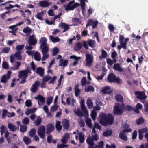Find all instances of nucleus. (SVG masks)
Masks as SVG:
<instances>
[{"mask_svg": "<svg viewBox=\"0 0 148 148\" xmlns=\"http://www.w3.org/2000/svg\"><path fill=\"white\" fill-rule=\"evenodd\" d=\"M99 137L98 134H92V137L91 138L92 140L93 141H97L99 139Z\"/></svg>", "mask_w": 148, "mask_h": 148, "instance_id": "nucleus-49", "label": "nucleus"}, {"mask_svg": "<svg viewBox=\"0 0 148 148\" xmlns=\"http://www.w3.org/2000/svg\"><path fill=\"white\" fill-rule=\"evenodd\" d=\"M44 70L43 69L39 67L37 69L36 72L39 74L41 76H42L44 75Z\"/></svg>", "mask_w": 148, "mask_h": 148, "instance_id": "nucleus-33", "label": "nucleus"}, {"mask_svg": "<svg viewBox=\"0 0 148 148\" xmlns=\"http://www.w3.org/2000/svg\"><path fill=\"white\" fill-rule=\"evenodd\" d=\"M23 32L25 33L29 34L32 32V29L27 27L23 29Z\"/></svg>", "mask_w": 148, "mask_h": 148, "instance_id": "nucleus-44", "label": "nucleus"}, {"mask_svg": "<svg viewBox=\"0 0 148 148\" xmlns=\"http://www.w3.org/2000/svg\"><path fill=\"white\" fill-rule=\"evenodd\" d=\"M36 130L35 129H32L29 132V135L32 137H33L36 134Z\"/></svg>", "mask_w": 148, "mask_h": 148, "instance_id": "nucleus-52", "label": "nucleus"}, {"mask_svg": "<svg viewBox=\"0 0 148 148\" xmlns=\"http://www.w3.org/2000/svg\"><path fill=\"white\" fill-rule=\"evenodd\" d=\"M85 91L86 92H89L90 91H92L93 92L94 90V87L91 86H86L85 88Z\"/></svg>", "mask_w": 148, "mask_h": 148, "instance_id": "nucleus-41", "label": "nucleus"}, {"mask_svg": "<svg viewBox=\"0 0 148 148\" xmlns=\"http://www.w3.org/2000/svg\"><path fill=\"white\" fill-rule=\"evenodd\" d=\"M82 47L81 44L80 42H78L75 45L74 49L76 51H78L81 49Z\"/></svg>", "mask_w": 148, "mask_h": 148, "instance_id": "nucleus-42", "label": "nucleus"}, {"mask_svg": "<svg viewBox=\"0 0 148 148\" xmlns=\"http://www.w3.org/2000/svg\"><path fill=\"white\" fill-rule=\"evenodd\" d=\"M40 83L38 81H36L33 84L30 88L31 91L33 93H35L36 92L39 86Z\"/></svg>", "mask_w": 148, "mask_h": 148, "instance_id": "nucleus-9", "label": "nucleus"}, {"mask_svg": "<svg viewBox=\"0 0 148 148\" xmlns=\"http://www.w3.org/2000/svg\"><path fill=\"white\" fill-rule=\"evenodd\" d=\"M51 3V2H48L45 0L40 1L39 2L40 6L43 8L48 7L50 5Z\"/></svg>", "mask_w": 148, "mask_h": 148, "instance_id": "nucleus-15", "label": "nucleus"}, {"mask_svg": "<svg viewBox=\"0 0 148 148\" xmlns=\"http://www.w3.org/2000/svg\"><path fill=\"white\" fill-rule=\"evenodd\" d=\"M68 145L63 144H58L57 145V148H67Z\"/></svg>", "mask_w": 148, "mask_h": 148, "instance_id": "nucleus-58", "label": "nucleus"}, {"mask_svg": "<svg viewBox=\"0 0 148 148\" xmlns=\"http://www.w3.org/2000/svg\"><path fill=\"white\" fill-rule=\"evenodd\" d=\"M8 127L10 131L13 132L16 131L17 129V127L16 126L10 123L8 124Z\"/></svg>", "mask_w": 148, "mask_h": 148, "instance_id": "nucleus-26", "label": "nucleus"}, {"mask_svg": "<svg viewBox=\"0 0 148 148\" xmlns=\"http://www.w3.org/2000/svg\"><path fill=\"white\" fill-rule=\"evenodd\" d=\"M115 98L117 101L120 102H122L123 101V98L122 96L119 94L116 95L115 96Z\"/></svg>", "mask_w": 148, "mask_h": 148, "instance_id": "nucleus-45", "label": "nucleus"}, {"mask_svg": "<svg viewBox=\"0 0 148 148\" xmlns=\"http://www.w3.org/2000/svg\"><path fill=\"white\" fill-rule=\"evenodd\" d=\"M60 27L62 28H64L63 32H64L69 29V27L68 25L64 23H61L60 24Z\"/></svg>", "mask_w": 148, "mask_h": 148, "instance_id": "nucleus-23", "label": "nucleus"}, {"mask_svg": "<svg viewBox=\"0 0 148 148\" xmlns=\"http://www.w3.org/2000/svg\"><path fill=\"white\" fill-rule=\"evenodd\" d=\"M69 138V134H66L63 136L62 139L61 140V141L63 144H65L67 142V139Z\"/></svg>", "mask_w": 148, "mask_h": 148, "instance_id": "nucleus-28", "label": "nucleus"}, {"mask_svg": "<svg viewBox=\"0 0 148 148\" xmlns=\"http://www.w3.org/2000/svg\"><path fill=\"white\" fill-rule=\"evenodd\" d=\"M45 12L44 11H42L40 12H38L35 15V16L38 19L43 20L42 16Z\"/></svg>", "mask_w": 148, "mask_h": 148, "instance_id": "nucleus-24", "label": "nucleus"}, {"mask_svg": "<svg viewBox=\"0 0 148 148\" xmlns=\"http://www.w3.org/2000/svg\"><path fill=\"white\" fill-rule=\"evenodd\" d=\"M86 142L89 145L88 148H94L93 146L95 144L90 137H89L87 138L86 140Z\"/></svg>", "mask_w": 148, "mask_h": 148, "instance_id": "nucleus-14", "label": "nucleus"}, {"mask_svg": "<svg viewBox=\"0 0 148 148\" xmlns=\"http://www.w3.org/2000/svg\"><path fill=\"white\" fill-rule=\"evenodd\" d=\"M62 123L64 128L68 130L69 127V123L68 120L66 119H64L62 121Z\"/></svg>", "mask_w": 148, "mask_h": 148, "instance_id": "nucleus-22", "label": "nucleus"}, {"mask_svg": "<svg viewBox=\"0 0 148 148\" xmlns=\"http://www.w3.org/2000/svg\"><path fill=\"white\" fill-rule=\"evenodd\" d=\"M54 129L53 125L52 124H48L47 126L46 133L49 134L53 131Z\"/></svg>", "mask_w": 148, "mask_h": 148, "instance_id": "nucleus-17", "label": "nucleus"}, {"mask_svg": "<svg viewBox=\"0 0 148 148\" xmlns=\"http://www.w3.org/2000/svg\"><path fill=\"white\" fill-rule=\"evenodd\" d=\"M114 69L120 72H123V69L121 68L119 64L118 63L115 64L113 66Z\"/></svg>", "mask_w": 148, "mask_h": 148, "instance_id": "nucleus-34", "label": "nucleus"}, {"mask_svg": "<svg viewBox=\"0 0 148 148\" xmlns=\"http://www.w3.org/2000/svg\"><path fill=\"white\" fill-rule=\"evenodd\" d=\"M124 37L122 36L121 35H120L119 36V41L120 43V45H119L118 46V49L120 50L121 47L122 48V46L123 45V43L124 42Z\"/></svg>", "mask_w": 148, "mask_h": 148, "instance_id": "nucleus-25", "label": "nucleus"}, {"mask_svg": "<svg viewBox=\"0 0 148 148\" xmlns=\"http://www.w3.org/2000/svg\"><path fill=\"white\" fill-rule=\"evenodd\" d=\"M75 1L73 0L70 1L65 7V10H73L76 7L79 5V4L76 3L72 6L71 5L73 4Z\"/></svg>", "mask_w": 148, "mask_h": 148, "instance_id": "nucleus-4", "label": "nucleus"}, {"mask_svg": "<svg viewBox=\"0 0 148 148\" xmlns=\"http://www.w3.org/2000/svg\"><path fill=\"white\" fill-rule=\"evenodd\" d=\"M129 38H127L124 40V42L123 43V45L122 46V48L124 49H125L127 48V46L126 45L127 42L128 41Z\"/></svg>", "mask_w": 148, "mask_h": 148, "instance_id": "nucleus-61", "label": "nucleus"}, {"mask_svg": "<svg viewBox=\"0 0 148 148\" xmlns=\"http://www.w3.org/2000/svg\"><path fill=\"white\" fill-rule=\"evenodd\" d=\"M79 141L81 143H82L84 142V136L82 134H80L79 136Z\"/></svg>", "mask_w": 148, "mask_h": 148, "instance_id": "nucleus-64", "label": "nucleus"}, {"mask_svg": "<svg viewBox=\"0 0 148 148\" xmlns=\"http://www.w3.org/2000/svg\"><path fill=\"white\" fill-rule=\"evenodd\" d=\"M148 131V129L147 128H145L143 129H141L139 130V137L140 140H141L143 137V133H145Z\"/></svg>", "mask_w": 148, "mask_h": 148, "instance_id": "nucleus-13", "label": "nucleus"}, {"mask_svg": "<svg viewBox=\"0 0 148 148\" xmlns=\"http://www.w3.org/2000/svg\"><path fill=\"white\" fill-rule=\"evenodd\" d=\"M107 55V53L106 52L105 50L103 49L101 51V54L99 57V58L101 59L104 58L106 57Z\"/></svg>", "mask_w": 148, "mask_h": 148, "instance_id": "nucleus-43", "label": "nucleus"}, {"mask_svg": "<svg viewBox=\"0 0 148 148\" xmlns=\"http://www.w3.org/2000/svg\"><path fill=\"white\" fill-rule=\"evenodd\" d=\"M123 107L121 104L117 103L114 106L113 113L115 115H120L123 113Z\"/></svg>", "mask_w": 148, "mask_h": 148, "instance_id": "nucleus-2", "label": "nucleus"}, {"mask_svg": "<svg viewBox=\"0 0 148 148\" xmlns=\"http://www.w3.org/2000/svg\"><path fill=\"white\" fill-rule=\"evenodd\" d=\"M138 95L137 96V97L140 99H145L146 98V96L145 95L144 92H137Z\"/></svg>", "mask_w": 148, "mask_h": 148, "instance_id": "nucleus-27", "label": "nucleus"}, {"mask_svg": "<svg viewBox=\"0 0 148 148\" xmlns=\"http://www.w3.org/2000/svg\"><path fill=\"white\" fill-rule=\"evenodd\" d=\"M7 110L5 109H4L3 110V113L2 114V118L4 119L5 118L6 115H7L8 113Z\"/></svg>", "mask_w": 148, "mask_h": 148, "instance_id": "nucleus-62", "label": "nucleus"}, {"mask_svg": "<svg viewBox=\"0 0 148 148\" xmlns=\"http://www.w3.org/2000/svg\"><path fill=\"white\" fill-rule=\"evenodd\" d=\"M84 1V0H80L81 5L82 11H84L85 10V3Z\"/></svg>", "mask_w": 148, "mask_h": 148, "instance_id": "nucleus-54", "label": "nucleus"}, {"mask_svg": "<svg viewBox=\"0 0 148 148\" xmlns=\"http://www.w3.org/2000/svg\"><path fill=\"white\" fill-rule=\"evenodd\" d=\"M86 66L88 67H91L92 64L93 60V56L89 54L88 53H86Z\"/></svg>", "mask_w": 148, "mask_h": 148, "instance_id": "nucleus-3", "label": "nucleus"}, {"mask_svg": "<svg viewBox=\"0 0 148 148\" xmlns=\"http://www.w3.org/2000/svg\"><path fill=\"white\" fill-rule=\"evenodd\" d=\"M50 39L54 43L59 42L60 39L58 37H54L52 36H50Z\"/></svg>", "mask_w": 148, "mask_h": 148, "instance_id": "nucleus-36", "label": "nucleus"}, {"mask_svg": "<svg viewBox=\"0 0 148 148\" xmlns=\"http://www.w3.org/2000/svg\"><path fill=\"white\" fill-rule=\"evenodd\" d=\"M21 65L20 62H15L14 66L12 68V69L15 70L19 69V67Z\"/></svg>", "mask_w": 148, "mask_h": 148, "instance_id": "nucleus-40", "label": "nucleus"}, {"mask_svg": "<svg viewBox=\"0 0 148 148\" xmlns=\"http://www.w3.org/2000/svg\"><path fill=\"white\" fill-rule=\"evenodd\" d=\"M1 135H2L5 130L6 127L5 125H2L0 127Z\"/></svg>", "mask_w": 148, "mask_h": 148, "instance_id": "nucleus-63", "label": "nucleus"}, {"mask_svg": "<svg viewBox=\"0 0 148 148\" xmlns=\"http://www.w3.org/2000/svg\"><path fill=\"white\" fill-rule=\"evenodd\" d=\"M15 57L18 59V60H21V59L22 57L21 56L20 53L18 51H17L14 55Z\"/></svg>", "mask_w": 148, "mask_h": 148, "instance_id": "nucleus-55", "label": "nucleus"}, {"mask_svg": "<svg viewBox=\"0 0 148 148\" xmlns=\"http://www.w3.org/2000/svg\"><path fill=\"white\" fill-rule=\"evenodd\" d=\"M132 129H125L121 131L119 134V136L120 138L125 141L127 140V138L125 134V133L127 132H131Z\"/></svg>", "mask_w": 148, "mask_h": 148, "instance_id": "nucleus-7", "label": "nucleus"}, {"mask_svg": "<svg viewBox=\"0 0 148 148\" xmlns=\"http://www.w3.org/2000/svg\"><path fill=\"white\" fill-rule=\"evenodd\" d=\"M41 121V118L38 116L37 117V119L35 121V123H36V125H38L40 124V123Z\"/></svg>", "mask_w": 148, "mask_h": 148, "instance_id": "nucleus-57", "label": "nucleus"}, {"mask_svg": "<svg viewBox=\"0 0 148 148\" xmlns=\"http://www.w3.org/2000/svg\"><path fill=\"white\" fill-rule=\"evenodd\" d=\"M45 127L43 126H41L39 127L38 130V134L40 138L43 139L45 135Z\"/></svg>", "mask_w": 148, "mask_h": 148, "instance_id": "nucleus-6", "label": "nucleus"}, {"mask_svg": "<svg viewBox=\"0 0 148 148\" xmlns=\"http://www.w3.org/2000/svg\"><path fill=\"white\" fill-rule=\"evenodd\" d=\"M23 140L26 144H29L31 141L30 139L26 136H24L23 137Z\"/></svg>", "mask_w": 148, "mask_h": 148, "instance_id": "nucleus-48", "label": "nucleus"}, {"mask_svg": "<svg viewBox=\"0 0 148 148\" xmlns=\"http://www.w3.org/2000/svg\"><path fill=\"white\" fill-rule=\"evenodd\" d=\"M11 73V72L10 71H8L6 74L3 75L1 78V82L4 83H6L7 80L10 78Z\"/></svg>", "mask_w": 148, "mask_h": 148, "instance_id": "nucleus-10", "label": "nucleus"}, {"mask_svg": "<svg viewBox=\"0 0 148 148\" xmlns=\"http://www.w3.org/2000/svg\"><path fill=\"white\" fill-rule=\"evenodd\" d=\"M28 42L30 45H33L36 44L37 42V40L35 38L34 35L30 36L28 38Z\"/></svg>", "mask_w": 148, "mask_h": 148, "instance_id": "nucleus-11", "label": "nucleus"}, {"mask_svg": "<svg viewBox=\"0 0 148 148\" xmlns=\"http://www.w3.org/2000/svg\"><path fill=\"white\" fill-rule=\"evenodd\" d=\"M68 63V61L67 60H64L63 59H60L59 62V66H63L64 67L67 65Z\"/></svg>", "mask_w": 148, "mask_h": 148, "instance_id": "nucleus-21", "label": "nucleus"}, {"mask_svg": "<svg viewBox=\"0 0 148 148\" xmlns=\"http://www.w3.org/2000/svg\"><path fill=\"white\" fill-rule=\"evenodd\" d=\"M47 43V40L44 37H42L40 40V47L45 46H47L46 44Z\"/></svg>", "mask_w": 148, "mask_h": 148, "instance_id": "nucleus-19", "label": "nucleus"}, {"mask_svg": "<svg viewBox=\"0 0 148 148\" xmlns=\"http://www.w3.org/2000/svg\"><path fill=\"white\" fill-rule=\"evenodd\" d=\"M79 84H77V85L74 87L75 91V95L78 97L79 95V94L80 93L81 90L78 88Z\"/></svg>", "mask_w": 148, "mask_h": 148, "instance_id": "nucleus-31", "label": "nucleus"}, {"mask_svg": "<svg viewBox=\"0 0 148 148\" xmlns=\"http://www.w3.org/2000/svg\"><path fill=\"white\" fill-rule=\"evenodd\" d=\"M112 91L110 87L107 86H106L102 90V92L104 94L111 93Z\"/></svg>", "mask_w": 148, "mask_h": 148, "instance_id": "nucleus-18", "label": "nucleus"}, {"mask_svg": "<svg viewBox=\"0 0 148 148\" xmlns=\"http://www.w3.org/2000/svg\"><path fill=\"white\" fill-rule=\"evenodd\" d=\"M92 121L89 118H86V123L88 127L90 128L92 127V125L91 123Z\"/></svg>", "mask_w": 148, "mask_h": 148, "instance_id": "nucleus-39", "label": "nucleus"}, {"mask_svg": "<svg viewBox=\"0 0 148 148\" xmlns=\"http://www.w3.org/2000/svg\"><path fill=\"white\" fill-rule=\"evenodd\" d=\"M96 115V113L95 110H93L92 111L91 114V116L93 120H95V118Z\"/></svg>", "mask_w": 148, "mask_h": 148, "instance_id": "nucleus-59", "label": "nucleus"}, {"mask_svg": "<svg viewBox=\"0 0 148 148\" xmlns=\"http://www.w3.org/2000/svg\"><path fill=\"white\" fill-rule=\"evenodd\" d=\"M29 119L27 117H25L23 119L22 121V123L24 125H27L29 124Z\"/></svg>", "mask_w": 148, "mask_h": 148, "instance_id": "nucleus-51", "label": "nucleus"}, {"mask_svg": "<svg viewBox=\"0 0 148 148\" xmlns=\"http://www.w3.org/2000/svg\"><path fill=\"white\" fill-rule=\"evenodd\" d=\"M116 76L112 73H110L108 75V82L111 83L114 82Z\"/></svg>", "mask_w": 148, "mask_h": 148, "instance_id": "nucleus-20", "label": "nucleus"}, {"mask_svg": "<svg viewBox=\"0 0 148 148\" xmlns=\"http://www.w3.org/2000/svg\"><path fill=\"white\" fill-rule=\"evenodd\" d=\"M34 99L38 100V104L39 106L43 105L45 102V98L40 95H38L35 97Z\"/></svg>", "mask_w": 148, "mask_h": 148, "instance_id": "nucleus-8", "label": "nucleus"}, {"mask_svg": "<svg viewBox=\"0 0 148 148\" xmlns=\"http://www.w3.org/2000/svg\"><path fill=\"white\" fill-rule=\"evenodd\" d=\"M87 43L89 46L92 48L94 47L95 42L93 40H89L87 41Z\"/></svg>", "mask_w": 148, "mask_h": 148, "instance_id": "nucleus-47", "label": "nucleus"}, {"mask_svg": "<svg viewBox=\"0 0 148 148\" xmlns=\"http://www.w3.org/2000/svg\"><path fill=\"white\" fill-rule=\"evenodd\" d=\"M86 103L88 108H91L93 106V103L92 100L89 99L88 98L87 100Z\"/></svg>", "mask_w": 148, "mask_h": 148, "instance_id": "nucleus-37", "label": "nucleus"}, {"mask_svg": "<svg viewBox=\"0 0 148 148\" xmlns=\"http://www.w3.org/2000/svg\"><path fill=\"white\" fill-rule=\"evenodd\" d=\"M27 129V126L26 125H20V131L22 132H25Z\"/></svg>", "mask_w": 148, "mask_h": 148, "instance_id": "nucleus-46", "label": "nucleus"}, {"mask_svg": "<svg viewBox=\"0 0 148 148\" xmlns=\"http://www.w3.org/2000/svg\"><path fill=\"white\" fill-rule=\"evenodd\" d=\"M58 108V106L56 104L52 106L51 108V110L52 112H55L56 111Z\"/></svg>", "mask_w": 148, "mask_h": 148, "instance_id": "nucleus-56", "label": "nucleus"}, {"mask_svg": "<svg viewBox=\"0 0 148 148\" xmlns=\"http://www.w3.org/2000/svg\"><path fill=\"white\" fill-rule=\"evenodd\" d=\"M84 101L82 100L81 102V108L82 111L85 113V115L87 116L88 114V110L86 109L84 104Z\"/></svg>", "mask_w": 148, "mask_h": 148, "instance_id": "nucleus-12", "label": "nucleus"}, {"mask_svg": "<svg viewBox=\"0 0 148 148\" xmlns=\"http://www.w3.org/2000/svg\"><path fill=\"white\" fill-rule=\"evenodd\" d=\"M30 70L28 68L25 70L21 71L18 73L19 75L18 77L19 78H27L28 73H30Z\"/></svg>", "mask_w": 148, "mask_h": 148, "instance_id": "nucleus-5", "label": "nucleus"}, {"mask_svg": "<svg viewBox=\"0 0 148 148\" xmlns=\"http://www.w3.org/2000/svg\"><path fill=\"white\" fill-rule=\"evenodd\" d=\"M60 122L59 121H57L56 124V127L58 131H59L62 129V127L60 125Z\"/></svg>", "mask_w": 148, "mask_h": 148, "instance_id": "nucleus-53", "label": "nucleus"}, {"mask_svg": "<svg viewBox=\"0 0 148 148\" xmlns=\"http://www.w3.org/2000/svg\"><path fill=\"white\" fill-rule=\"evenodd\" d=\"M40 48L42 50V54L47 53L49 51V49L47 46H45Z\"/></svg>", "mask_w": 148, "mask_h": 148, "instance_id": "nucleus-30", "label": "nucleus"}, {"mask_svg": "<svg viewBox=\"0 0 148 148\" xmlns=\"http://www.w3.org/2000/svg\"><path fill=\"white\" fill-rule=\"evenodd\" d=\"M35 59L37 61H40L41 60L40 54L38 52H36L34 54Z\"/></svg>", "mask_w": 148, "mask_h": 148, "instance_id": "nucleus-35", "label": "nucleus"}, {"mask_svg": "<svg viewBox=\"0 0 148 148\" xmlns=\"http://www.w3.org/2000/svg\"><path fill=\"white\" fill-rule=\"evenodd\" d=\"M75 113L79 117H82L84 116V114L81 111L80 109H78L77 110H74Z\"/></svg>", "mask_w": 148, "mask_h": 148, "instance_id": "nucleus-38", "label": "nucleus"}, {"mask_svg": "<svg viewBox=\"0 0 148 148\" xmlns=\"http://www.w3.org/2000/svg\"><path fill=\"white\" fill-rule=\"evenodd\" d=\"M98 23V22L97 21H94L93 20H89L88 23L86 25V27H88L90 25H93L92 26V27L93 28H94L96 27Z\"/></svg>", "mask_w": 148, "mask_h": 148, "instance_id": "nucleus-16", "label": "nucleus"}, {"mask_svg": "<svg viewBox=\"0 0 148 148\" xmlns=\"http://www.w3.org/2000/svg\"><path fill=\"white\" fill-rule=\"evenodd\" d=\"M53 97H49L47 99V105H49L52 102Z\"/></svg>", "mask_w": 148, "mask_h": 148, "instance_id": "nucleus-60", "label": "nucleus"}, {"mask_svg": "<svg viewBox=\"0 0 148 148\" xmlns=\"http://www.w3.org/2000/svg\"><path fill=\"white\" fill-rule=\"evenodd\" d=\"M142 107V105L140 103H138L136 106V108L134 109V111L137 113H139V109H141Z\"/></svg>", "mask_w": 148, "mask_h": 148, "instance_id": "nucleus-29", "label": "nucleus"}, {"mask_svg": "<svg viewBox=\"0 0 148 148\" xmlns=\"http://www.w3.org/2000/svg\"><path fill=\"white\" fill-rule=\"evenodd\" d=\"M98 119L100 124L103 126L111 125L114 121V117L112 114L103 113L99 115Z\"/></svg>", "mask_w": 148, "mask_h": 148, "instance_id": "nucleus-1", "label": "nucleus"}, {"mask_svg": "<svg viewBox=\"0 0 148 148\" xmlns=\"http://www.w3.org/2000/svg\"><path fill=\"white\" fill-rule=\"evenodd\" d=\"M70 58L71 59H75L76 60H77V61H75L73 63V65L75 66L78 63V60L79 59H80V57H77V56H70Z\"/></svg>", "mask_w": 148, "mask_h": 148, "instance_id": "nucleus-32", "label": "nucleus"}, {"mask_svg": "<svg viewBox=\"0 0 148 148\" xmlns=\"http://www.w3.org/2000/svg\"><path fill=\"white\" fill-rule=\"evenodd\" d=\"M112 134V132L111 130H108L104 132L103 133V135L105 136H110Z\"/></svg>", "mask_w": 148, "mask_h": 148, "instance_id": "nucleus-50", "label": "nucleus"}]
</instances>
